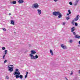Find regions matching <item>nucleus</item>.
<instances>
[{"label":"nucleus","instance_id":"nucleus-23","mask_svg":"<svg viewBox=\"0 0 80 80\" xmlns=\"http://www.w3.org/2000/svg\"><path fill=\"white\" fill-rule=\"evenodd\" d=\"M69 3L70 5H73V4L72 3V2H70Z\"/></svg>","mask_w":80,"mask_h":80},{"label":"nucleus","instance_id":"nucleus-24","mask_svg":"<svg viewBox=\"0 0 80 80\" xmlns=\"http://www.w3.org/2000/svg\"><path fill=\"white\" fill-rule=\"evenodd\" d=\"M74 24L75 26H78V23H77L75 22Z\"/></svg>","mask_w":80,"mask_h":80},{"label":"nucleus","instance_id":"nucleus-17","mask_svg":"<svg viewBox=\"0 0 80 80\" xmlns=\"http://www.w3.org/2000/svg\"><path fill=\"white\" fill-rule=\"evenodd\" d=\"M19 77L21 79H22L23 78V75H20L19 76Z\"/></svg>","mask_w":80,"mask_h":80},{"label":"nucleus","instance_id":"nucleus-5","mask_svg":"<svg viewBox=\"0 0 80 80\" xmlns=\"http://www.w3.org/2000/svg\"><path fill=\"white\" fill-rule=\"evenodd\" d=\"M79 2V0H76L75 2L73 3V5H74V6H77Z\"/></svg>","mask_w":80,"mask_h":80},{"label":"nucleus","instance_id":"nucleus-37","mask_svg":"<svg viewBox=\"0 0 80 80\" xmlns=\"http://www.w3.org/2000/svg\"><path fill=\"white\" fill-rule=\"evenodd\" d=\"M65 22H63V25H65Z\"/></svg>","mask_w":80,"mask_h":80},{"label":"nucleus","instance_id":"nucleus-22","mask_svg":"<svg viewBox=\"0 0 80 80\" xmlns=\"http://www.w3.org/2000/svg\"><path fill=\"white\" fill-rule=\"evenodd\" d=\"M68 12H69V14H71V11H70V10H68Z\"/></svg>","mask_w":80,"mask_h":80},{"label":"nucleus","instance_id":"nucleus-33","mask_svg":"<svg viewBox=\"0 0 80 80\" xmlns=\"http://www.w3.org/2000/svg\"><path fill=\"white\" fill-rule=\"evenodd\" d=\"M70 43H72V40H70Z\"/></svg>","mask_w":80,"mask_h":80},{"label":"nucleus","instance_id":"nucleus-29","mask_svg":"<svg viewBox=\"0 0 80 80\" xmlns=\"http://www.w3.org/2000/svg\"><path fill=\"white\" fill-rule=\"evenodd\" d=\"M9 66V67H13V65H10L9 66H8V67Z\"/></svg>","mask_w":80,"mask_h":80},{"label":"nucleus","instance_id":"nucleus-4","mask_svg":"<svg viewBox=\"0 0 80 80\" xmlns=\"http://www.w3.org/2000/svg\"><path fill=\"white\" fill-rule=\"evenodd\" d=\"M38 58V56L37 54H36L35 55V56H33L31 58L33 60V59H36L37 58Z\"/></svg>","mask_w":80,"mask_h":80},{"label":"nucleus","instance_id":"nucleus-42","mask_svg":"<svg viewBox=\"0 0 80 80\" xmlns=\"http://www.w3.org/2000/svg\"><path fill=\"white\" fill-rule=\"evenodd\" d=\"M79 73H80V70L79 71Z\"/></svg>","mask_w":80,"mask_h":80},{"label":"nucleus","instance_id":"nucleus-15","mask_svg":"<svg viewBox=\"0 0 80 80\" xmlns=\"http://www.w3.org/2000/svg\"><path fill=\"white\" fill-rule=\"evenodd\" d=\"M75 20L74 19V20H73L71 22V23L72 25H75Z\"/></svg>","mask_w":80,"mask_h":80},{"label":"nucleus","instance_id":"nucleus-20","mask_svg":"<svg viewBox=\"0 0 80 80\" xmlns=\"http://www.w3.org/2000/svg\"><path fill=\"white\" fill-rule=\"evenodd\" d=\"M72 32V33L73 34V35H76V33H75V32Z\"/></svg>","mask_w":80,"mask_h":80},{"label":"nucleus","instance_id":"nucleus-40","mask_svg":"<svg viewBox=\"0 0 80 80\" xmlns=\"http://www.w3.org/2000/svg\"><path fill=\"white\" fill-rule=\"evenodd\" d=\"M65 78H66V80H68V79H67V78L66 77H65Z\"/></svg>","mask_w":80,"mask_h":80},{"label":"nucleus","instance_id":"nucleus-25","mask_svg":"<svg viewBox=\"0 0 80 80\" xmlns=\"http://www.w3.org/2000/svg\"><path fill=\"white\" fill-rule=\"evenodd\" d=\"M15 71H16V72H19L18 71V69H15Z\"/></svg>","mask_w":80,"mask_h":80},{"label":"nucleus","instance_id":"nucleus-16","mask_svg":"<svg viewBox=\"0 0 80 80\" xmlns=\"http://www.w3.org/2000/svg\"><path fill=\"white\" fill-rule=\"evenodd\" d=\"M50 53L52 55H53V51L52 50L50 49Z\"/></svg>","mask_w":80,"mask_h":80},{"label":"nucleus","instance_id":"nucleus-18","mask_svg":"<svg viewBox=\"0 0 80 80\" xmlns=\"http://www.w3.org/2000/svg\"><path fill=\"white\" fill-rule=\"evenodd\" d=\"M11 3H13V4H16V1H14L12 2H11Z\"/></svg>","mask_w":80,"mask_h":80},{"label":"nucleus","instance_id":"nucleus-28","mask_svg":"<svg viewBox=\"0 0 80 80\" xmlns=\"http://www.w3.org/2000/svg\"><path fill=\"white\" fill-rule=\"evenodd\" d=\"M2 30H3L4 31H6V29H5V28H3Z\"/></svg>","mask_w":80,"mask_h":80},{"label":"nucleus","instance_id":"nucleus-19","mask_svg":"<svg viewBox=\"0 0 80 80\" xmlns=\"http://www.w3.org/2000/svg\"><path fill=\"white\" fill-rule=\"evenodd\" d=\"M19 75H20V74H18L17 75H16V78H19Z\"/></svg>","mask_w":80,"mask_h":80},{"label":"nucleus","instance_id":"nucleus-36","mask_svg":"<svg viewBox=\"0 0 80 80\" xmlns=\"http://www.w3.org/2000/svg\"><path fill=\"white\" fill-rule=\"evenodd\" d=\"M72 74H73V72L72 71L71 73H70V75H72Z\"/></svg>","mask_w":80,"mask_h":80},{"label":"nucleus","instance_id":"nucleus-8","mask_svg":"<svg viewBox=\"0 0 80 80\" xmlns=\"http://www.w3.org/2000/svg\"><path fill=\"white\" fill-rule=\"evenodd\" d=\"M8 68H9L8 70V71H9V72H13V68H11L10 67H9V66H8Z\"/></svg>","mask_w":80,"mask_h":80},{"label":"nucleus","instance_id":"nucleus-21","mask_svg":"<svg viewBox=\"0 0 80 80\" xmlns=\"http://www.w3.org/2000/svg\"><path fill=\"white\" fill-rule=\"evenodd\" d=\"M70 19V17L68 16V17H67L66 18V19L68 20Z\"/></svg>","mask_w":80,"mask_h":80},{"label":"nucleus","instance_id":"nucleus-38","mask_svg":"<svg viewBox=\"0 0 80 80\" xmlns=\"http://www.w3.org/2000/svg\"><path fill=\"white\" fill-rule=\"evenodd\" d=\"M70 15V14L69 13H68L67 14V15H68H68Z\"/></svg>","mask_w":80,"mask_h":80},{"label":"nucleus","instance_id":"nucleus-1","mask_svg":"<svg viewBox=\"0 0 80 80\" xmlns=\"http://www.w3.org/2000/svg\"><path fill=\"white\" fill-rule=\"evenodd\" d=\"M52 14L53 15H54L55 17H57V16H58V18H62V14L60 13V12H53L52 13Z\"/></svg>","mask_w":80,"mask_h":80},{"label":"nucleus","instance_id":"nucleus-11","mask_svg":"<svg viewBox=\"0 0 80 80\" xmlns=\"http://www.w3.org/2000/svg\"><path fill=\"white\" fill-rule=\"evenodd\" d=\"M71 32H73L75 30V27H72V28H71Z\"/></svg>","mask_w":80,"mask_h":80},{"label":"nucleus","instance_id":"nucleus-34","mask_svg":"<svg viewBox=\"0 0 80 80\" xmlns=\"http://www.w3.org/2000/svg\"><path fill=\"white\" fill-rule=\"evenodd\" d=\"M27 74H26L25 77V78H27Z\"/></svg>","mask_w":80,"mask_h":80},{"label":"nucleus","instance_id":"nucleus-32","mask_svg":"<svg viewBox=\"0 0 80 80\" xmlns=\"http://www.w3.org/2000/svg\"><path fill=\"white\" fill-rule=\"evenodd\" d=\"M7 62V60H5L4 61V63H6V62Z\"/></svg>","mask_w":80,"mask_h":80},{"label":"nucleus","instance_id":"nucleus-10","mask_svg":"<svg viewBox=\"0 0 80 80\" xmlns=\"http://www.w3.org/2000/svg\"><path fill=\"white\" fill-rule=\"evenodd\" d=\"M37 11L39 15H41V14L42 13V11H41V10L40 9H38Z\"/></svg>","mask_w":80,"mask_h":80},{"label":"nucleus","instance_id":"nucleus-35","mask_svg":"<svg viewBox=\"0 0 80 80\" xmlns=\"http://www.w3.org/2000/svg\"><path fill=\"white\" fill-rule=\"evenodd\" d=\"M6 79H8L9 78L8 76H6Z\"/></svg>","mask_w":80,"mask_h":80},{"label":"nucleus","instance_id":"nucleus-26","mask_svg":"<svg viewBox=\"0 0 80 80\" xmlns=\"http://www.w3.org/2000/svg\"><path fill=\"white\" fill-rule=\"evenodd\" d=\"M2 50H5V48L4 47H2Z\"/></svg>","mask_w":80,"mask_h":80},{"label":"nucleus","instance_id":"nucleus-43","mask_svg":"<svg viewBox=\"0 0 80 80\" xmlns=\"http://www.w3.org/2000/svg\"><path fill=\"white\" fill-rule=\"evenodd\" d=\"M9 15H11V13H10L9 14Z\"/></svg>","mask_w":80,"mask_h":80},{"label":"nucleus","instance_id":"nucleus-14","mask_svg":"<svg viewBox=\"0 0 80 80\" xmlns=\"http://www.w3.org/2000/svg\"><path fill=\"white\" fill-rule=\"evenodd\" d=\"M11 24H12V25H14L15 24V22L13 20H12L11 21Z\"/></svg>","mask_w":80,"mask_h":80},{"label":"nucleus","instance_id":"nucleus-3","mask_svg":"<svg viewBox=\"0 0 80 80\" xmlns=\"http://www.w3.org/2000/svg\"><path fill=\"white\" fill-rule=\"evenodd\" d=\"M39 7V5H38L37 3L34 4L32 6V8H38Z\"/></svg>","mask_w":80,"mask_h":80},{"label":"nucleus","instance_id":"nucleus-7","mask_svg":"<svg viewBox=\"0 0 80 80\" xmlns=\"http://www.w3.org/2000/svg\"><path fill=\"white\" fill-rule=\"evenodd\" d=\"M61 47L63 49H64V50H66V49L67 48L66 46H65L64 44H61Z\"/></svg>","mask_w":80,"mask_h":80},{"label":"nucleus","instance_id":"nucleus-31","mask_svg":"<svg viewBox=\"0 0 80 80\" xmlns=\"http://www.w3.org/2000/svg\"><path fill=\"white\" fill-rule=\"evenodd\" d=\"M53 0L55 2H57L58 0Z\"/></svg>","mask_w":80,"mask_h":80},{"label":"nucleus","instance_id":"nucleus-30","mask_svg":"<svg viewBox=\"0 0 80 80\" xmlns=\"http://www.w3.org/2000/svg\"><path fill=\"white\" fill-rule=\"evenodd\" d=\"M5 53H7V50H5L4 51Z\"/></svg>","mask_w":80,"mask_h":80},{"label":"nucleus","instance_id":"nucleus-6","mask_svg":"<svg viewBox=\"0 0 80 80\" xmlns=\"http://www.w3.org/2000/svg\"><path fill=\"white\" fill-rule=\"evenodd\" d=\"M79 18H80V16H79V15H77L76 17L74 19L75 21L77 22V20L79 19Z\"/></svg>","mask_w":80,"mask_h":80},{"label":"nucleus","instance_id":"nucleus-12","mask_svg":"<svg viewBox=\"0 0 80 80\" xmlns=\"http://www.w3.org/2000/svg\"><path fill=\"white\" fill-rule=\"evenodd\" d=\"M75 38H78V39H80V36L78 35H76L74 36Z\"/></svg>","mask_w":80,"mask_h":80},{"label":"nucleus","instance_id":"nucleus-2","mask_svg":"<svg viewBox=\"0 0 80 80\" xmlns=\"http://www.w3.org/2000/svg\"><path fill=\"white\" fill-rule=\"evenodd\" d=\"M31 53L29 54V56L31 58L33 56V55H35L37 52L35 51L34 50H31Z\"/></svg>","mask_w":80,"mask_h":80},{"label":"nucleus","instance_id":"nucleus-41","mask_svg":"<svg viewBox=\"0 0 80 80\" xmlns=\"http://www.w3.org/2000/svg\"><path fill=\"white\" fill-rule=\"evenodd\" d=\"M7 52H5V55H6L7 54Z\"/></svg>","mask_w":80,"mask_h":80},{"label":"nucleus","instance_id":"nucleus-27","mask_svg":"<svg viewBox=\"0 0 80 80\" xmlns=\"http://www.w3.org/2000/svg\"><path fill=\"white\" fill-rule=\"evenodd\" d=\"M5 55H4L3 56V57H2V58L3 59H5Z\"/></svg>","mask_w":80,"mask_h":80},{"label":"nucleus","instance_id":"nucleus-9","mask_svg":"<svg viewBox=\"0 0 80 80\" xmlns=\"http://www.w3.org/2000/svg\"><path fill=\"white\" fill-rule=\"evenodd\" d=\"M13 74L14 75H20V72H17V71H15Z\"/></svg>","mask_w":80,"mask_h":80},{"label":"nucleus","instance_id":"nucleus-39","mask_svg":"<svg viewBox=\"0 0 80 80\" xmlns=\"http://www.w3.org/2000/svg\"><path fill=\"white\" fill-rule=\"evenodd\" d=\"M28 72H26V75H28Z\"/></svg>","mask_w":80,"mask_h":80},{"label":"nucleus","instance_id":"nucleus-13","mask_svg":"<svg viewBox=\"0 0 80 80\" xmlns=\"http://www.w3.org/2000/svg\"><path fill=\"white\" fill-rule=\"evenodd\" d=\"M23 0H19V1H18V2L19 3H23Z\"/></svg>","mask_w":80,"mask_h":80}]
</instances>
